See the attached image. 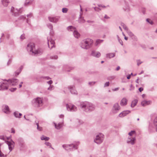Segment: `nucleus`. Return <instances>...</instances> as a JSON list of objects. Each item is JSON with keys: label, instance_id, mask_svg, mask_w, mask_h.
<instances>
[{"label": "nucleus", "instance_id": "f257e3e1", "mask_svg": "<svg viewBox=\"0 0 157 157\" xmlns=\"http://www.w3.org/2000/svg\"><path fill=\"white\" fill-rule=\"evenodd\" d=\"M18 80L17 79H13L8 81H5L0 84V90L9 89L10 90L13 91L16 89V88L11 87L12 86L16 85L17 84Z\"/></svg>", "mask_w": 157, "mask_h": 157}, {"label": "nucleus", "instance_id": "f03ea898", "mask_svg": "<svg viewBox=\"0 0 157 157\" xmlns=\"http://www.w3.org/2000/svg\"><path fill=\"white\" fill-rule=\"evenodd\" d=\"M27 49L28 50L35 54H38L41 52V51L40 49H36L35 44L33 43L29 44L28 45Z\"/></svg>", "mask_w": 157, "mask_h": 157}, {"label": "nucleus", "instance_id": "7ed1b4c3", "mask_svg": "<svg viewBox=\"0 0 157 157\" xmlns=\"http://www.w3.org/2000/svg\"><path fill=\"white\" fill-rule=\"evenodd\" d=\"M128 135L130 136L133 137L132 138H131L128 137L127 140V142L128 143H131L132 144H134L135 141V136L136 135V132L134 131H132L128 133Z\"/></svg>", "mask_w": 157, "mask_h": 157}, {"label": "nucleus", "instance_id": "20e7f679", "mask_svg": "<svg viewBox=\"0 0 157 157\" xmlns=\"http://www.w3.org/2000/svg\"><path fill=\"white\" fill-rule=\"evenodd\" d=\"M42 99L40 98L34 99L32 101L33 105L36 107H39L41 106L42 104Z\"/></svg>", "mask_w": 157, "mask_h": 157}, {"label": "nucleus", "instance_id": "39448f33", "mask_svg": "<svg viewBox=\"0 0 157 157\" xmlns=\"http://www.w3.org/2000/svg\"><path fill=\"white\" fill-rule=\"evenodd\" d=\"M103 139V135L102 134H99L96 136L94 140V142L98 144L101 143Z\"/></svg>", "mask_w": 157, "mask_h": 157}, {"label": "nucleus", "instance_id": "423d86ee", "mask_svg": "<svg viewBox=\"0 0 157 157\" xmlns=\"http://www.w3.org/2000/svg\"><path fill=\"white\" fill-rule=\"evenodd\" d=\"M67 30L69 31H74V36L77 38H78L80 36V34L76 31L75 28L72 26H70L67 27Z\"/></svg>", "mask_w": 157, "mask_h": 157}, {"label": "nucleus", "instance_id": "0eeeda50", "mask_svg": "<svg viewBox=\"0 0 157 157\" xmlns=\"http://www.w3.org/2000/svg\"><path fill=\"white\" fill-rule=\"evenodd\" d=\"M89 40H91L88 39L87 40L83 41L82 43V47L83 48H88L90 44L89 43Z\"/></svg>", "mask_w": 157, "mask_h": 157}, {"label": "nucleus", "instance_id": "6e6552de", "mask_svg": "<svg viewBox=\"0 0 157 157\" xmlns=\"http://www.w3.org/2000/svg\"><path fill=\"white\" fill-rule=\"evenodd\" d=\"M48 44L49 48H52L53 47H54L55 42L54 40L50 38H48Z\"/></svg>", "mask_w": 157, "mask_h": 157}, {"label": "nucleus", "instance_id": "1a4fd4ad", "mask_svg": "<svg viewBox=\"0 0 157 157\" xmlns=\"http://www.w3.org/2000/svg\"><path fill=\"white\" fill-rule=\"evenodd\" d=\"M7 144L8 145L10 151H11L14 148V142L11 140L10 141H7Z\"/></svg>", "mask_w": 157, "mask_h": 157}, {"label": "nucleus", "instance_id": "9d476101", "mask_svg": "<svg viewBox=\"0 0 157 157\" xmlns=\"http://www.w3.org/2000/svg\"><path fill=\"white\" fill-rule=\"evenodd\" d=\"M66 106L67 110L70 111H75L76 110V107L74 105L71 104H67Z\"/></svg>", "mask_w": 157, "mask_h": 157}, {"label": "nucleus", "instance_id": "9b49d317", "mask_svg": "<svg viewBox=\"0 0 157 157\" xmlns=\"http://www.w3.org/2000/svg\"><path fill=\"white\" fill-rule=\"evenodd\" d=\"M128 101V100L126 98H124L121 100L120 104L121 106L125 105L127 104Z\"/></svg>", "mask_w": 157, "mask_h": 157}, {"label": "nucleus", "instance_id": "f8f14e48", "mask_svg": "<svg viewBox=\"0 0 157 157\" xmlns=\"http://www.w3.org/2000/svg\"><path fill=\"white\" fill-rule=\"evenodd\" d=\"M130 113L129 111L126 110L122 112L119 115V117H123Z\"/></svg>", "mask_w": 157, "mask_h": 157}, {"label": "nucleus", "instance_id": "ddd939ff", "mask_svg": "<svg viewBox=\"0 0 157 157\" xmlns=\"http://www.w3.org/2000/svg\"><path fill=\"white\" fill-rule=\"evenodd\" d=\"M91 55L94 56L99 57L101 56V53L99 52L93 51L92 52Z\"/></svg>", "mask_w": 157, "mask_h": 157}, {"label": "nucleus", "instance_id": "4468645a", "mask_svg": "<svg viewBox=\"0 0 157 157\" xmlns=\"http://www.w3.org/2000/svg\"><path fill=\"white\" fill-rule=\"evenodd\" d=\"M150 101H144L141 102V105L143 106H145L151 104Z\"/></svg>", "mask_w": 157, "mask_h": 157}, {"label": "nucleus", "instance_id": "2eb2a0df", "mask_svg": "<svg viewBox=\"0 0 157 157\" xmlns=\"http://www.w3.org/2000/svg\"><path fill=\"white\" fill-rule=\"evenodd\" d=\"M49 19L50 21L51 22H56L58 21V18L56 17H49Z\"/></svg>", "mask_w": 157, "mask_h": 157}, {"label": "nucleus", "instance_id": "dca6fc26", "mask_svg": "<svg viewBox=\"0 0 157 157\" xmlns=\"http://www.w3.org/2000/svg\"><path fill=\"white\" fill-rule=\"evenodd\" d=\"M3 111L5 113H8L10 112L8 106L6 105L4 106Z\"/></svg>", "mask_w": 157, "mask_h": 157}, {"label": "nucleus", "instance_id": "f3484780", "mask_svg": "<svg viewBox=\"0 0 157 157\" xmlns=\"http://www.w3.org/2000/svg\"><path fill=\"white\" fill-rule=\"evenodd\" d=\"M120 109V106L118 103L115 104L113 106V110H119Z\"/></svg>", "mask_w": 157, "mask_h": 157}, {"label": "nucleus", "instance_id": "a211bd4d", "mask_svg": "<svg viewBox=\"0 0 157 157\" xmlns=\"http://www.w3.org/2000/svg\"><path fill=\"white\" fill-rule=\"evenodd\" d=\"M138 102V100L136 99H135L132 101L131 104V106L132 107H134L136 106Z\"/></svg>", "mask_w": 157, "mask_h": 157}, {"label": "nucleus", "instance_id": "6ab92c4d", "mask_svg": "<svg viewBox=\"0 0 157 157\" xmlns=\"http://www.w3.org/2000/svg\"><path fill=\"white\" fill-rule=\"evenodd\" d=\"M54 124L55 128L57 129H59L62 126V124H56L54 123Z\"/></svg>", "mask_w": 157, "mask_h": 157}, {"label": "nucleus", "instance_id": "aec40b11", "mask_svg": "<svg viewBox=\"0 0 157 157\" xmlns=\"http://www.w3.org/2000/svg\"><path fill=\"white\" fill-rule=\"evenodd\" d=\"M2 2L3 5L5 6H7L9 3L8 0H2Z\"/></svg>", "mask_w": 157, "mask_h": 157}, {"label": "nucleus", "instance_id": "412c9836", "mask_svg": "<svg viewBox=\"0 0 157 157\" xmlns=\"http://www.w3.org/2000/svg\"><path fill=\"white\" fill-rule=\"evenodd\" d=\"M70 91L71 93L72 94H77V91L75 90V88L73 87H71V88Z\"/></svg>", "mask_w": 157, "mask_h": 157}, {"label": "nucleus", "instance_id": "4be33fe9", "mask_svg": "<svg viewBox=\"0 0 157 157\" xmlns=\"http://www.w3.org/2000/svg\"><path fill=\"white\" fill-rule=\"evenodd\" d=\"M14 115L16 117H19L22 115V114L21 113H18V112H15L14 113Z\"/></svg>", "mask_w": 157, "mask_h": 157}, {"label": "nucleus", "instance_id": "5701e85b", "mask_svg": "<svg viewBox=\"0 0 157 157\" xmlns=\"http://www.w3.org/2000/svg\"><path fill=\"white\" fill-rule=\"evenodd\" d=\"M115 55L114 53H110L107 55V57L111 58L114 57Z\"/></svg>", "mask_w": 157, "mask_h": 157}, {"label": "nucleus", "instance_id": "b1692460", "mask_svg": "<svg viewBox=\"0 0 157 157\" xmlns=\"http://www.w3.org/2000/svg\"><path fill=\"white\" fill-rule=\"evenodd\" d=\"M41 139L42 140H48L49 138V137H47L44 136H42L41 137Z\"/></svg>", "mask_w": 157, "mask_h": 157}, {"label": "nucleus", "instance_id": "393cba45", "mask_svg": "<svg viewBox=\"0 0 157 157\" xmlns=\"http://www.w3.org/2000/svg\"><path fill=\"white\" fill-rule=\"evenodd\" d=\"M103 41V40H97L96 41V43H95L96 45H97L98 44H100V43H102Z\"/></svg>", "mask_w": 157, "mask_h": 157}, {"label": "nucleus", "instance_id": "a878e982", "mask_svg": "<svg viewBox=\"0 0 157 157\" xmlns=\"http://www.w3.org/2000/svg\"><path fill=\"white\" fill-rule=\"evenodd\" d=\"M89 104L88 103H86V104L84 103L82 105V108H84L85 107H88L89 106Z\"/></svg>", "mask_w": 157, "mask_h": 157}, {"label": "nucleus", "instance_id": "bb28decb", "mask_svg": "<svg viewBox=\"0 0 157 157\" xmlns=\"http://www.w3.org/2000/svg\"><path fill=\"white\" fill-rule=\"evenodd\" d=\"M73 146V147L74 148H76V147H75V146L74 145H67L66 147V148H65V149H67V150H68V148L69 147H72Z\"/></svg>", "mask_w": 157, "mask_h": 157}, {"label": "nucleus", "instance_id": "cd10ccee", "mask_svg": "<svg viewBox=\"0 0 157 157\" xmlns=\"http://www.w3.org/2000/svg\"><path fill=\"white\" fill-rule=\"evenodd\" d=\"M100 8H101V6H99V7H95V8H94V9L96 11H99V10H101V9H100Z\"/></svg>", "mask_w": 157, "mask_h": 157}, {"label": "nucleus", "instance_id": "c85d7f7f", "mask_svg": "<svg viewBox=\"0 0 157 157\" xmlns=\"http://www.w3.org/2000/svg\"><path fill=\"white\" fill-rule=\"evenodd\" d=\"M21 69H19L18 70V71H16L15 72V75L17 76V75H19V73L21 72Z\"/></svg>", "mask_w": 157, "mask_h": 157}, {"label": "nucleus", "instance_id": "c756f323", "mask_svg": "<svg viewBox=\"0 0 157 157\" xmlns=\"http://www.w3.org/2000/svg\"><path fill=\"white\" fill-rule=\"evenodd\" d=\"M154 124L156 127L157 131V118H156L154 120Z\"/></svg>", "mask_w": 157, "mask_h": 157}, {"label": "nucleus", "instance_id": "7c9ffc66", "mask_svg": "<svg viewBox=\"0 0 157 157\" xmlns=\"http://www.w3.org/2000/svg\"><path fill=\"white\" fill-rule=\"evenodd\" d=\"M68 9L66 8H63L62 9V12L63 13H66Z\"/></svg>", "mask_w": 157, "mask_h": 157}, {"label": "nucleus", "instance_id": "2f4dec72", "mask_svg": "<svg viewBox=\"0 0 157 157\" xmlns=\"http://www.w3.org/2000/svg\"><path fill=\"white\" fill-rule=\"evenodd\" d=\"M121 25L123 27V28L124 29H125V30H127L128 28H127L126 26L124 24H122Z\"/></svg>", "mask_w": 157, "mask_h": 157}, {"label": "nucleus", "instance_id": "473e14b6", "mask_svg": "<svg viewBox=\"0 0 157 157\" xmlns=\"http://www.w3.org/2000/svg\"><path fill=\"white\" fill-rule=\"evenodd\" d=\"M36 125L37 126V129L40 131H41L42 130V128L41 127H40L39 126L38 123L37 122L36 123Z\"/></svg>", "mask_w": 157, "mask_h": 157}, {"label": "nucleus", "instance_id": "72a5a7b5", "mask_svg": "<svg viewBox=\"0 0 157 157\" xmlns=\"http://www.w3.org/2000/svg\"><path fill=\"white\" fill-rule=\"evenodd\" d=\"M147 21L149 23H150L151 24H153V22L150 19H147Z\"/></svg>", "mask_w": 157, "mask_h": 157}, {"label": "nucleus", "instance_id": "f704fd0d", "mask_svg": "<svg viewBox=\"0 0 157 157\" xmlns=\"http://www.w3.org/2000/svg\"><path fill=\"white\" fill-rule=\"evenodd\" d=\"M25 37L24 35H22L21 36V38L22 39H24L25 38Z\"/></svg>", "mask_w": 157, "mask_h": 157}, {"label": "nucleus", "instance_id": "c9c22d12", "mask_svg": "<svg viewBox=\"0 0 157 157\" xmlns=\"http://www.w3.org/2000/svg\"><path fill=\"white\" fill-rule=\"evenodd\" d=\"M6 137L4 136H1L0 137V139L3 140H5Z\"/></svg>", "mask_w": 157, "mask_h": 157}, {"label": "nucleus", "instance_id": "e433bc0d", "mask_svg": "<svg viewBox=\"0 0 157 157\" xmlns=\"http://www.w3.org/2000/svg\"><path fill=\"white\" fill-rule=\"evenodd\" d=\"M45 144L48 146H51V144L48 142L45 143Z\"/></svg>", "mask_w": 157, "mask_h": 157}, {"label": "nucleus", "instance_id": "4c0bfd02", "mask_svg": "<svg viewBox=\"0 0 157 157\" xmlns=\"http://www.w3.org/2000/svg\"><path fill=\"white\" fill-rule=\"evenodd\" d=\"M109 82H106L105 84V86H109Z\"/></svg>", "mask_w": 157, "mask_h": 157}, {"label": "nucleus", "instance_id": "58836bf2", "mask_svg": "<svg viewBox=\"0 0 157 157\" xmlns=\"http://www.w3.org/2000/svg\"><path fill=\"white\" fill-rule=\"evenodd\" d=\"M143 90V88L140 87L139 88V90L140 92H141Z\"/></svg>", "mask_w": 157, "mask_h": 157}, {"label": "nucleus", "instance_id": "ea45409f", "mask_svg": "<svg viewBox=\"0 0 157 157\" xmlns=\"http://www.w3.org/2000/svg\"><path fill=\"white\" fill-rule=\"evenodd\" d=\"M11 132H13V133H15V130L14 129V128H12L11 129Z\"/></svg>", "mask_w": 157, "mask_h": 157}, {"label": "nucleus", "instance_id": "a19ab883", "mask_svg": "<svg viewBox=\"0 0 157 157\" xmlns=\"http://www.w3.org/2000/svg\"><path fill=\"white\" fill-rule=\"evenodd\" d=\"M48 82L49 84H51L52 83V80H50Z\"/></svg>", "mask_w": 157, "mask_h": 157}, {"label": "nucleus", "instance_id": "79ce46f5", "mask_svg": "<svg viewBox=\"0 0 157 157\" xmlns=\"http://www.w3.org/2000/svg\"><path fill=\"white\" fill-rule=\"evenodd\" d=\"M131 78V75H129L127 76V78L128 79H129Z\"/></svg>", "mask_w": 157, "mask_h": 157}, {"label": "nucleus", "instance_id": "37998d69", "mask_svg": "<svg viewBox=\"0 0 157 157\" xmlns=\"http://www.w3.org/2000/svg\"><path fill=\"white\" fill-rule=\"evenodd\" d=\"M146 96V95L145 94H143L142 95V98H145V97Z\"/></svg>", "mask_w": 157, "mask_h": 157}, {"label": "nucleus", "instance_id": "c03bdc74", "mask_svg": "<svg viewBox=\"0 0 157 157\" xmlns=\"http://www.w3.org/2000/svg\"><path fill=\"white\" fill-rule=\"evenodd\" d=\"M120 69V67L118 66L116 70L117 71H118Z\"/></svg>", "mask_w": 157, "mask_h": 157}, {"label": "nucleus", "instance_id": "a18cd8bd", "mask_svg": "<svg viewBox=\"0 0 157 157\" xmlns=\"http://www.w3.org/2000/svg\"><path fill=\"white\" fill-rule=\"evenodd\" d=\"M104 18H107V19H108L109 18V17H108L107 15H105V17H104Z\"/></svg>", "mask_w": 157, "mask_h": 157}, {"label": "nucleus", "instance_id": "49530a36", "mask_svg": "<svg viewBox=\"0 0 157 157\" xmlns=\"http://www.w3.org/2000/svg\"><path fill=\"white\" fill-rule=\"evenodd\" d=\"M139 61L138 60V62H137V64L138 65H139L141 63V62H139Z\"/></svg>", "mask_w": 157, "mask_h": 157}, {"label": "nucleus", "instance_id": "de8ad7c7", "mask_svg": "<svg viewBox=\"0 0 157 157\" xmlns=\"http://www.w3.org/2000/svg\"><path fill=\"white\" fill-rule=\"evenodd\" d=\"M14 9V8H13V7H12V8H11V11H12V12H14V11H13V9Z\"/></svg>", "mask_w": 157, "mask_h": 157}, {"label": "nucleus", "instance_id": "09e8293b", "mask_svg": "<svg viewBox=\"0 0 157 157\" xmlns=\"http://www.w3.org/2000/svg\"><path fill=\"white\" fill-rule=\"evenodd\" d=\"M130 35L131 36H133V34L132 33H130Z\"/></svg>", "mask_w": 157, "mask_h": 157}, {"label": "nucleus", "instance_id": "8fccbe9b", "mask_svg": "<svg viewBox=\"0 0 157 157\" xmlns=\"http://www.w3.org/2000/svg\"><path fill=\"white\" fill-rule=\"evenodd\" d=\"M124 39L126 40H128V38L126 36H125L124 37Z\"/></svg>", "mask_w": 157, "mask_h": 157}, {"label": "nucleus", "instance_id": "3c124183", "mask_svg": "<svg viewBox=\"0 0 157 157\" xmlns=\"http://www.w3.org/2000/svg\"><path fill=\"white\" fill-rule=\"evenodd\" d=\"M29 2H28V0H26V3H28Z\"/></svg>", "mask_w": 157, "mask_h": 157}, {"label": "nucleus", "instance_id": "603ef678", "mask_svg": "<svg viewBox=\"0 0 157 157\" xmlns=\"http://www.w3.org/2000/svg\"><path fill=\"white\" fill-rule=\"evenodd\" d=\"M19 87L20 88L21 87V84H20L19 85Z\"/></svg>", "mask_w": 157, "mask_h": 157}, {"label": "nucleus", "instance_id": "864d4df0", "mask_svg": "<svg viewBox=\"0 0 157 157\" xmlns=\"http://www.w3.org/2000/svg\"><path fill=\"white\" fill-rule=\"evenodd\" d=\"M119 29H120L121 31H122V29H121V27H119Z\"/></svg>", "mask_w": 157, "mask_h": 157}, {"label": "nucleus", "instance_id": "5fc2aeb1", "mask_svg": "<svg viewBox=\"0 0 157 157\" xmlns=\"http://www.w3.org/2000/svg\"><path fill=\"white\" fill-rule=\"evenodd\" d=\"M89 107H90V109H89V110H90V109L91 110H92V109H91V107H90V106H89Z\"/></svg>", "mask_w": 157, "mask_h": 157}, {"label": "nucleus", "instance_id": "6e6d98bb", "mask_svg": "<svg viewBox=\"0 0 157 157\" xmlns=\"http://www.w3.org/2000/svg\"><path fill=\"white\" fill-rule=\"evenodd\" d=\"M57 56H56L55 58V59H57Z\"/></svg>", "mask_w": 157, "mask_h": 157}, {"label": "nucleus", "instance_id": "4d7b16f0", "mask_svg": "<svg viewBox=\"0 0 157 157\" xmlns=\"http://www.w3.org/2000/svg\"><path fill=\"white\" fill-rule=\"evenodd\" d=\"M103 62H104V61H101V63H103Z\"/></svg>", "mask_w": 157, "mask_h": 157}, {"label": "nucleus", "instance_id": "13d9d810", "mask_svg": "<svg viewBox=\"0 0 157 157\" xmlns=\"http://www.w3.org/2000/svg\"><path fill=\"white\" fill-rule=\"evenodd\" d=\"M101 7H105V6H101Z\"/></svg>", "mask_w": 157, "mask_h": 157}, {"label": "nucleus", "instance_id": "bf43d9fd", "mask_svg": "<svg viewBox=\"0 0 157 157\" xmlns=\"http://www.w3.org/2000/svg\"><path fill=\"white\" fill-rule=\"evenodd\" d=\"M156 32H157V29H156Z\"/></svg>", "mask_w": 157, "mask_h": 157}, {"label": "nucleus", "instance_id": "052dcab7", "mask_svg": "<svg viewBox=\"0 0 157 157\" xmlns=\"http://www.w3.org/2000/svg\"><path fill=\"white\" fill-rule=\"evenodd\" d=\"M137 120H138H138H139V118H138V119H137Z\"/></svg>", "mask_w": 157, "mask_h": 157}, {"label": "nucleus", "instance_id": "680f3d73", "mask_svg": "<svg viewBox=\"0 0 157 157\" xmlns=\"http://www.w3.org/2000/svg\"><path fill=\"white\" fill-rule=\"evenodd\" d=\"M131 75H132V73H131Z\"/></svg>", "mask_w": 157, "mask_h": 157}, {"label": "nucleus", "instance_id": "e2e57ef3", "mask_svg": "<svg viewBox=\"0 0 157 157\" xmlns=\"http://www.w3.org/2000/svg\"><path fill=\"white\" fill-rule=\"evenodd\" d=\"M123 35H124V36H125V35L124 34H123Z\"/></svg>", "mask_w": 157, "mask_h": 157}]
</instances>
